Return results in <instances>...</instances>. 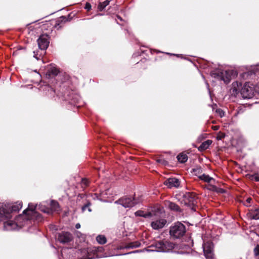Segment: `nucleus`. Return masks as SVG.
Masks as SVG:
<instances>
[{
	"label": "nucleus",
	"mask_w": 259,
	"mask_h": 259,
	"mask_svg": "<svg viewBox=\"0 0 259 259\" xmlns=\"http://www.w3.org/2000/svg\"><path fill=\"white\" fill-rule=\"evenodd\" d=\"M85 9L88 10H89L91 9V6L89 3H87L85 5Z\"/></svg>",
	"instance_id": "c9c22d12"
},
{
	"label": "nucleus",
	"mask_w": 259,
	"mask_h": 259,
	"mask_svg": "<svg viewBox=\"0 0 259 259\" xmlns=\"http://www.w3.org/2000/svg\"><path fill=\"white\" fill-rule=\"evenodd\" d=\"M183 201L185 205L189 206L193 211H196L195 206L197 203V196L194 193H186L183 196Z\"/></svg>",
	"instance_id": "39448f33"
},
{
	"label": "nucleus",
	"mask_w": 259,
	"mask_h": 259,
	"mask_svg": "<svg viewBox=\"0 0 259 259\" xmlns=\"http://www.w3.org/2000/svg\"><path fill=\"white\" fill-rule=\"evenodd\" d=\"M186 227L180 222H177L170 227L169 234L175 238H180L183 237L186 233Z\"/></svg>",
	"instance_id": "20e7f679"
},
{
	"label": "nucleus",
	"mask_w": 259,
	"mask_h": 259,
	"mask_svg": "<svg viewBox=\"0 0 259 259\" xmlns=\"http://www.w3.org/2000/svg\"><path fill=\"white\" fill-rule=\"evenodd\" d=\"M58 73L59 70L56 68V67L54 65H50L47 69L46 75L49 77H51L52 76H56Z\"/></svg>",
	"instance_id": "dca6fc26"
},
{
	"label": "nucleus",
	"mask_w": 259,
	"mask_h": 259,
	"mask_svg": "<svg viewBox=\"0 0 259 259\" xmlns=\"http://www.w3.org/2000/svg\"><path fill=\"white\" fill-rule=\"evenodd\" d=\"M213 244L210 241L204 242L202 245L204 255L206 259H213Z\"/></svg>",
	"instance_id": "6e6552de"
},
{
	"label": "nucleus",
	"mask_w": 259,
	"mask_h": 259,
	"mask_svg": "<svg viewBox=\"0 0 259 259\" xmlns=\"http://www.w3.org/2000/svg\"><path fill=\"white\" fill-rule=\"evenodd\" d=\"M251 217L253 220H259V208L255 209L251 211Z\"/></svg>",
	"instance_id": "bb28decb"
},
{
	"label": "nucleus",
	"mask_w": 259,
	"mask_h": 259,
	"mask_svg": "<svg viewBox=\"0 0 259 259\" xmlns=\"http://www.w3.org/2000/svg\"><path fill=\"white\" fill-rule=\"evenodd\" d=\"M234 71L233 70H224L222 69H215L211 72L210 75L212 77L220 81H223L225 83L230 82L232 75Z\"/></svg>",
	"instance_id": "f03ea898"
},
{
	"label": "nucleus",
	"mask_w": 259,
	"mask_h": 259,
	"mask_svg": "<svg viewBox=\"0 0 259 259\" xmlns=\"http://www.w3.org/2000/svg\"><path fill=\"white\" fill-rule=\"evenodd\" d=\"M252 201V199L250 197L247 198L245 201L243 203L244 205L246 207H249L250 205L251 202Z\"/></svg>",
	"instance_id": "c756f323"
},
{
	"label": "nucleus",
	"mask_w": 259,
	"mask_h": 259,
	"mask_svg": "<svg viewBox=\"0 0 259 259\" xmlns=\"http://www.w3.org/2000/svg\"><path fill=\"white\" fill-rule=\"evenodd\" d=\"M57 239L60 243L65 244L70 242L72 240L73 236L69 232L62 231L58 234Z\"/></svg>",
	"instance_id": "9b49d317"
},
{
	"label": "nucleus",
	"mask_w": 259,
	"mask_h": 259,
	"mask_svg": "<svg viewBox=\"0 0 259 259\" xmlns=\"http://www.w3.org/2000/svg\"><path fill=\"white\" fill-rule=\"evenodd\" d=\"M138 252V250L135 251L131 252H130V253H135V252ZM128 254H129V253H128Z\"/></svg>",
	"instance_id": "a19ab883"
},
{
	"label": "nucleus",
	"mask_w": 259,
	"mask_h": 259,
	"mask_svg": "<svg viewBox=\"0 0 259 259\" xmlns=\"http://www.w3.org/2000/svg\"><path fill=\"white\" fill-rule=\"evenodd\" d=\"M242 88V84L238 81H235L232 84V87L230 89V92L232 95L236 96L238 95L239 93H240V91Z\"/></svg>",
	"instance_id": "ddd939ff"
},
{
	"label": "nucleus",
	"mask_w": 259,
	"mask_h": 259,
	"mask_svg": "<svg viewBox=\"0 0 259 259\" xmlns=\"http://www.w3.org/2000/svg\"><path fill=\"white\" fill-rule=\"evenodd\" d=\"M49 37L47 34L41 35L37 39L38 47L42 50H46L49 45Z\"/></svg>",
	"instance_id": "9d476101"
},
{
	"label": "nucleus",
	"mask_w": 259,
	"mask_h": 259,
	"mask_svg": "<svg viewBox=\"0 0 259 259\" xmlns=\"http://www.w3.org/2000/svg\"><path fill=\"white\" fill-rule=\"evenodd\" d=\"M97 15H101V14H97Z\"/></svg>",
	"instance_id": "37998d69"
},
{
	"label": "nucleus",
	"mask_w": 259,
	"mask_h": 259,
	"mask_svg": "<svg viewBox=\"0 0 259 259\" xmlns=\"http://www.w3.org/2000/svg\"><path fill=\"white\" fill-rule=\"evenodd\" d=\"M192 172H193L194 175L197 176L199 178V176L202 174L203 169L200 166H197L192 169Z\"/></svg>",
	"instance_id": "5701e85b"
},
{
	"label": "nucleus",
	"mask_w": 259,
	"mask_h": 259,
	"mask_svg": "<svg viewBox=\"0 0 259 259\" xmlns=\"http://www.w3.org/2000/svg\"><path fill=\"white\" fill-rule=\"evenodd\" d=\"M50 205V207L49 208L51 210V213H52L53 211H59L60 210L59 203L56 201L52 200Z\"/></svg>",
	"instance_id": "a211bd4d"
},
{
	"label": "nucleus",
	"mask_w": 259,
	"mask_h": 259,
	"mask_svg": "<svg viewBox=\"0 0 259 259\" xmlns=\"http://www.w3.org/2000/svg\"><path fill=\"white\" fill-rule=\"evenodd\" d=\"M251 179L254 180L256 182H259V174H254L251 176Z\"/></svg>",
	"instance_id": "7c9ffc66"
},
{
	"label": "nucleus",
	"mask_w": 259,
	"mask_h": 259,
	"mask_svg": "<svg viewBox=\"0 0 259 259\" xmlns=\"http://www.w3.org/2000/svg\"><path fill=\"white\" fill-rule=\"evenodd\" d=\"M33 53H34V57L37 60H38L39 58L37 57V55L35 54V52L34 51L33 52Z\"/></svg>",
	"instance_id": "58836bf2"
},
{
	"label": "nucleus",
	"mask_w": 259,
	"mask_h": 259,
	"mask_svg": "<svg viewBox=\"0 0 259 259\" xmlns=\"http://www.w3.org/2000/svg\"><path fill=\"white\" fill-rule=\"evenodd\" d=\"M168 207L172 210L175 211H181V209L180 207L175 203L168 202L167 204Z\"/></svg>",
	"instance_id": "aec40b11"
},
{
	"label": "nucleus",
	"mask_w": 259,
	"mask_h": 259,
	"mask_svg": "<svg viewBox=\"0 0 259 259\" xmlns=\"http://www.w3.org/2000/svg\"><path fill=\"white\" fill-rule=\"evenodd\" d=\"M75 228H76V229H79V228H80V224H79V223L76 224L75 225Z\"/></svg>",
	"instance_id": "4c0bfd02"
},
{
	"label": "nucleus",
	"mask_w": 259,
	"mask_h": 259,
	"mask_svg": "<svg viewBox=\"0 0 259 259\" xmlns=\"http://www.w3.org/2000/svg\"><path fill=\"white\" fill-rule=\"evenodd\" d=\"M97 241L100 244H104L107 242V239L104 235H99L96 237Z\"/></svg>",
	"instance_id": "a878e982"
},
{
	"label": "nucleus",
	"mask_w": 259,
	"mask_h": 259,
	"mask_svg": "<svg viewBox=\"0 0 259 259\" xmlns=\"http://www.w3.org/2000/svg\"><path fill=\"white\" fill-rule=\"evenodd\" d=\"M255 91L259 94V83L255 87Z\"/></svg>",
	"instance_id": "e433bc0d"
},
{
	"label": "nucleus",
	"mask_w": 259,
	"mask_h": 259,
	"mask_svg": "<svg viewBox=\"0 0 259 259\" xmlns=\"http://www.w3.org/2000/svg\"><path fill=\"white\" fill-rule=\"evenodd\" d=\"M37 206L34 205L32 204H29L28 206V208L24 210L23 211V214L25 215V216H22V215H20L18 218V220H20L22 219V218L24 217V219L27 220H31L32 219L31 215L35 214L36 212L35 211L36 208Z\"/></svg>",
	"instance_id": "1a4fd4ad"
},
{
	"label": "nucleus",
	"mask_w": 259,
	"mask_h": 259,
	"mask_svg": "<svg viewBox=\"0 0 259 259\" xmlns=\"http://www.w3.org/2000/svg\"><path fill=\"white\" fill-rule=\"evenodd\" d=\"M22 207V202L16 203L13 205L11 208L3 203H0V221L10 219L12 217L11 212L19 211Z\"/></svg>",
	"instance_id": "f257e3e1"
},
{
	"label": "nucleus",
	"mask_w": 259,
	"mask_h": 259,
	"mask_svg": "<svg viewBox=\"0 0 259 259\" xmlns=\"http://www.w3.org/2000/svg\"><path fill=\"white\" fill-rule=\"evenodd\" d=\"M166 223L165 219H159L154 221H152L151 223V226L154 230H158L162 228Z\"/></svg>",
	"instance_id": "4468645a"
},
{
	"label": "nucleus",
	"mask_w": 259,
	"mask_h": 259,
	"mask_svg": "<svg viewBox=\"0 0 259 259\" xmlns=\"http://www.w3.org/2000/svg\"><path fill=\"white\" fill-rule=\"evenodd\" d=\"M47 205H48V204L47 202L41 203L38 205V209L42 212L48 214H51V210L49 207L47 206Z\"/></svg>",
	"instance_id": "f3484780"
},
{
	"label": "nucleus",
	"mask_w": 259,
	"mask_h": 259,
	"mask_svg": "<svg viewBox=\"0 0 259 259\" xmlns=\"http://www.w3.org/2000/svg\"><path fill=\"white\" fill-rule=\"evenodd\" d=\"M94 196H95V197H97V196L96 194H94Z\"/></svg>",
	"instance_id": "79ce46f5"
},
{
	"label": "nucleus",
	"mask_w": 259,
	"mask_h": 259,
	"mask_svg": "<svg viewBox=\"0 0 259 259\" xmlns=\"http://www.w3.org/2000/svg\"><path fill=\"white\" fill-rule=\"evenodd\" d=\"M18 225L14 221H8L4 222V228L6 230L11 231L17 229Z\"/></svg>",
	"instance_id": "2eb2a0df"
},
{
	"label": "nucleus",
	"mask_w": 259,
	"mask_h": 259,
	"mask_svg": "<svg viewBox=\"0 0 259 259\" xmlns=\"http://www.w3.org/2000/svg\"><path fill=\"white\" fill-rule=\"evenodd\" d=\"M212 141L210 140H207L203 142L199 146V149L200 150H204L208 148L209 146L211 144Z\"/></svg>",
	"instance_id": "6ab92c4d"
},
{
	"label": "nucleus",
	"mask_w": 259,
	"mask_h": 259,
	"mask_svg": "<svg viewBox=\"0 0 259 259\" xmlns=\"http://www.w3.org/2000/svg\"><path fill=\"white\" fill-rule=\"evenodd\" d=\"M255 89L252 84L245 82L241 88L240 94L244 99H250L253 97Z\"/></svg>",
	"instance_id": "423d86ee"
},
{
	"label": "nucleus",
	"mask_w": 259,
	"mask_h": 259,
	"mask_svg": "<svg viewBox=\"0 0 259 259\" xmlns=\"http://www.w3.org/2000/svg\"><path fill=\"white\" fill-rule=\"evenodd\" d=\"M139 246H140V244L138 243H131L129 245H127L126 246V248H133L139 247Z\"/></svg>",
	"instance_id": "c85d7f7f"
},
{
	"label": "nucleus",
	"mask_w": 259,
	"mask_h": 259,
	"mask_svg": "<svg viewBox=\"0 0 259 259\" xmlns=\"http://www.w3.org/2000/svg\"><path fill=\"white\" fill-rule=\"evenodd\" d=\"M82 187H85L89 184V181L86 179H83L81 181Z\"/></svg>",
	"instance_id": "2f4dec72"
},
{
	"label": "nucleus",
	"mask_w": 259,
	"mask_h": 259,
	"mask_svg": "<svg viewBox=\"0 0 259 259\" xmlns=\"http://www.w3.org/2000/svg\"><path fill=\"white\" fill-rule=\"evenodd\" d=\"M175 245L174 243L170 242L167 240H163L155 242L151 245L150 247L152 249L150 251L157 252H169L174 248Z\"/></svg>",
	"instance_id": "7ed1b4c3"
},
{
	"label": "nucleus",
	"mask_w": 259,
	"mask_h": 259,
	"mask_svg": "<svg viewBox=\"0 0 259 259\" xmlns=\"http://www.w3.org/2000/svg\"><path fill=\"white\" fill-rule=\"evenodd\" d=\"M177 159L180 162L185 163L188 160V156L187 154L182 153L177 156Z\"/></svg>",
	"instance_id": "4be33fe9"
},
{
	"label": "nucleus",
	"mask_w": 259,
	"mask_h": 259,
	"mask_svg": "<svg viewBox=\"0 0 259 259\" xmlns=\"http://www.w3.org/2000/svg\"><path fill=\"white\" fill-rule=\"evenodd\" d=\"M164 184L168 188H171L172 187H178L180 185V181L178 179L176 178H170L167 179Z\"/></svg>",
	"instance_id": "f8f14e48"
},
{
	"label": "nucleus",
	"mask_w": 259,
	"mask_h": 259,
	"mask_svg": "<svg viewBox=\"0 0 259 259\" xmlns=\"http://www.w3.org/2000/svg\"><path fill=\"white\" fill-rule=\"evenodd\" d=\"M135 214L136 216H139V217H143L145 218H149L151 217L152 214L151 212L148 213H145L142 210H138L135 213Z\"/></svg>",
	"instance_id": "412c9836"
},
{
	"label": "nucleus",
	"mask_w": 259,
	"mask_h": 259,
	"mask_svg": "<svg viewBox=\"0 0 259 259\" xmlns=\"http://www.w3.org/2000/svg\"><path fill=\"white\" fill-rule=\"evenodd\" d=\"M212 128L215 131H217L219 129V127L218 126H214Z\"/></svg>",
	"instance_id": "ea45409f"
},
{
	"label": "nucleus",
	"mask_w": 259,
	"mask_h": 259,
	"mask_svg": "<svg viewBox=\"0 0 259 259\" xmlns=\"http://www.w3.org/2000/svg\"><path fill=\"white\" fill-rule=\"evenodd\" d=\"M110 1L108 0H106L103 2L100 3L98 6V9L99 11H102L106 6H107L109 4Z\"/></svg>",
	"instance_id": "b1692460"
},
{
	"label": "nucleus",
	"mask_w": 259,
	"mask_h": 259,
	"mask_svg": "<svg viewBox=\"0 0 259 259\" xmlns=\"http://www.w3.org/2000/svg\"><path fill=\"white\" fill-rule=\"evenodd\" d=\"M137 203L134 198L128 197H123L115 201V203L120 204L125 208L133 207Z\"/></svg>",
	"instance_id": "0eeeda50"
},
{
	"label": "nucleus",
	"mask_w": 259,
	"mask_h": 259,
	"mask_svg": "<svg viewBox=\"0 0 259 259\" xmlns=\"http://www.w3.org/2000/svg\"><path fill=\"white\" fill-rule=\"evenodd\" d=\"M116 18H115V20L117 21V23L119 24V25H122L121 24L119 23L118 22V20H119L120 21H122L123 20L122 19V18L121 17H120L118 15H117L116 16Z\"/></svg>",
	"instance_id": "72a5a7b5"
},
{
	"label": "nucleus",
	"mask_w": 259,
	"mask_h": 259,
	"mask_svg": "<svg viewBox=\"0 0 259 259\" xmlns=\"http://www.w3.org/2000/svg\"><path fill=\"white\" fill-rule=\"evenodd\" d=\"M91 205L90 202H88L87 204H84L81 208L82 211H84L87 209H88L89 212L92 211L91 209L90 208V206Z\"/></svg>",
	"instance_id": "cd10ccee"
},
{
	"label": "nucleus",
	"mask_w": 259,
	"mask_h": 259,
	"mask_svg": "<svg viewBox=\"0 0 259 259\" xmlns=\"http://www.w3.org/2000/svg\"><path fill=\"white\" fill-rule=\"evenodd\" d=\"M157 161L158 163H162V164H164V165H166L167 164V161H166L164 159H158L157 160Z\"/></svg>",
	"instance_id": "f704fd0d"
},
{
	"label": "nucleus",
	"mask_w": 259,
	"mask_h": 259,
	"mask_svg": "<svg viewBox=\"0 0 259 259\" xmlns=\"http://www.w3.org/2000/svg\"><path fill=\"white\" fill-rule=\"evenodd\" d=\"M199 179L205 182L209 183L213 179L207 175L202 174L199 176Z\"/></svg>",
	"instance_id": "393cba45"
},
{
	"label": "nucleus",
	"mask_w": 259,
	"mask_h": 259,
	"mask_svg": "<svg viewBox=\"0 0 259 259\" xmlns=\"http://www.w3.org/2000/svg\"><path fill=\"white\" fill-rule=\"evenodd\" d=\"M254 254L255 256L259 255V245H257L253 250Z\"/></svg>",
	"instance_id": "473e14b6"
}]
</instances>
